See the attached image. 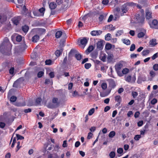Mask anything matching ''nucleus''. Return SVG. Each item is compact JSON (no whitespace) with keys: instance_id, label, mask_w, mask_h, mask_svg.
I'll return each instance as SVG.
<instances>
[{"instance_id":"obj_1","label":"nucleus","mask_w":158,"mask_h":158,"mask_svg":"<svg viewBox=\"0 0 158 158\" xmlns=\"http://www.w3.org/2000/svg\"><path fill=\"white\" fill-rule=\"evenodd\" d=\"M7 45L8 48L6 50V52L4 51L1 50V51L5 55H9L11 54V45L10 44L9 39L6 37L4 38L3 42L2 43L1 45V47L3 48V47L5 45Z\"/></svg>"},{"instance_id":"obj_2","label":"nucleus","mask_w":158,"mask_h":158,"mask_svg":"<svg viewBox=\"0 0 158 158\" xmlns=\"http://www.w3.org/2000/svg\"><path fill=\"white\" fill-rule=\"evenodd\" d=\"M97 40V42L96 41V47L99 50H102L103 47V42L104 41L100 39H99Z\"/></svg>"},{"instance_id":"obj_3","label":"nucleus","mask_w":158,"mask_h":158,"mask_svg":"<svg viewBox=\"0 0 158 158\" xmlns=\"http://www.w3.org/2000/svg\"><path fill=\"white\" fill-rule=\"evenodd\" d=\"M135 77H131L130 75L126 76L125 77V80L128 82H135Z\"/></svg>"},{"instance_id":"obj_4","label":"nucleus","mask_w":158,"mask_h":158,"mask_svg":"<svg viewBox=\"0 0 158 158\" xmlns=\"http://www.w3.org/2000/svg\"><path fill=\"white\" fill-rule=\"evenodd\" d=\"M88 40L89 38L86 37H84L80 40V43L81 45L83 46V48L87 44Z\"/></svg>"},{"instance_id":"obj_5","label":"nucleus","mask_w":158,"mask_h":158,"mask_svg":"<svg viewBox=\"0 0 158 158\" xmlns=\"http://www.w3.org/2000/svg\"><path fill=\"white\" fill-rule=\"evenodd\" d=\"M128 7L125 4L123 5L120 11V13L121 16L123 15L124 13H126L127 11Z\"/></svg>"},{"instance_id":"obj_6","label":"nucleus","mask_w":158,"mask_h":158,"mask_svg":"<svg viewBox=\"0 0 158 158\" xmlns=\"http://www.w3.org/2000/svg\"><path fill=\"white\" fill-rule=\"evenodd\" d=\"M64 46V42H63L62 43H60V48H60V50H56L55 52V54L56 56H60V55L62 53L63 51V49L62 48Z\"/></svg>"},{"instance_id":"obj_7","label":"nucleus","mask_w":158,"mask_h":158,"mask_svg":"<svg viewBox=\"0 0 158 158\" xmlns=\"http://www.w3.org/2000/svg\"><path fill=\"white\" fill-rule=\"evenodd\" d=\"M158 21L156 20H153L151 23H150V26L151 27L155 29H158Z\"/></svg>"},{"instance_id":"obj_8","label":"nucleus","mask_w":158,"mask_h":158,"mask_svg":"<svg viewBox=\"0 0 158 158\" xmlns=\"http://www.w3.org/2000/svg\"><path fill=\"white\" fill-rule=\"evenodd\" d=\"M123 62L120 61L116 64L115 65V69L116 70H120L123 67Z\"/></svg>"},{"instance_id":"obj_9","label":"nucleus","mask_w":158,"mask_h":158,"mask_svg":"<svg viewBox=\"0 0 158 158\" xmlns=\"http://www.w3.org/2000/svg\"><path fill=\"white\" fill-rule=\"evenodd\" d=\"M52 102L53 104L56 107H58L59 106L60 104V102L58 100L57 98L54 97L52 98Z\"/></svg>"},{"instance_id":"obj_10","label":"nucleus","mask_w":158,"mask_h":158,"mask_svg":"<svg viewBox=\"0 0 158 158\" xmlns=\"http://www.w3.org/2000/svg\"><path fill=\"white\" fill-rule=\"evenodd\" d=\"M13 63L12 62L10 61H8L6 62L3 64V66L4 67H7L8 68H9L10 67H12L13 66Z\"/></svg>"},{"instance_id":"obj_11","label":"nucleus","mask_w":158,"mask_h":158,"mask_svg":"<svg viewBox=\"0 0 158 158\" xmlns=\"http://www.w3.org/2000/svg\"><path fill=\"white\" fill-rule=\"evenodd\" d=\"M20 19V17L18 16L13 18L12 19V21L14 24L17 25L19 24Z\"/></svg>"},{"instance_id":"obj_12","label":"nucleus","mask_w":158,"mask_h":158,"mask_svg":"<svg viewBox=\"0 0 158 158\" xmlns=\"http://www.w3.org/2000/svg\"><path fill=\"white\" fill-rule=\"evenodd\" d=\"M102 31L100 30L93 31L91 32L90 34L93 36H96L101 34Z\"/></svg>"},{"instance_id":"obj_13","label":"nucleus","mask_w":158,"mask_h":158,"mask_svg":"<svg viewBox=\"0 0 158 158\" xmlns=\"http://www.w3.org/2000/svg\"><path fill=\"white\" fill-rule=\"evenodd\" d=\"M152 12L148 10L146 11L145 17L147 19H149L152 18Z\"/></svg>"},{"instance_id":"obj_14","label":"nucleus","mask_w":158,"mask_h":158,"mask_svg":"<svg viewBox=\"0 0 158 158\" xmlns=\"http://www.w3.org/2000/svg\"><path fill=\"white\" fill-rule=\"evenodd\" d=\"M7 19V17L6 15L4 14H0V22L2 23L6 21Z\"/></svg>"},{"instance_id":"obj_15","label":"nucleus","mask_w":158,"mask_h":158,"mask_svg":"<svg viewBox=\"0 0 158 158\" xmlns=\"http://www.w3.org/2000/svg\"><path fill=\"white\" fill-rule=\"evenodd\" d=\"M49 6L50 9L54 10L56 8L57 5L55 2H52L49 4Z\"/></svg>"},{"instance_id":"obj_16","label":"nucleus","mask_w":158,"mask_h":158,"mask_svg":"<svg viewBox=\"0 0 158 158\" xmlns=\"http://www.w3.org/2000/svg\"><path fill=\"white\" fill-rule=\"evenodd\" d=\"M149 44L152 47H154L157 44L156 42V40L155 39H153L150 40Z\"/></svg>"},{"instance_id":"obj_17","label":"nucleus","mask_w":158,"mask_h":158,"mask_svg":"<svg viewBox=\"0 0 158 158\" xmlns=\"http://www.w3.org/2000/svg\"><path fill=\"white\" fill-rule=\"evenodd\" d=\"M39 40V36L38 35H34L32 38V40L33 42H36Z\"/></svg>"},{"instance_id":"obj_18","label":"nucleus","mask_w":158,"mask_h":158,"mask_svg":"<svg viewBox=\"0 0 158 158\" xmlns=\"http://www.w3.org/2000/svg\"><path fill=\"white\" fill-rule=\"evenodd\" d=\"M114 57L113 55L111 53L108 54L107 57V61L108 62H110L112 61Z\"/></svg>"},{"instance_id":"obj_19","label":"nucleus","mask_w":158,"mask_h":158,"mask_svg":"<svg viewBox=\"0 0 158 158\" xmlns=\"http://www.w3.org/2000/svg\"><path fill=\"white\" fill-rule=\"evenodd\" d=\"M106 57V55L105 53H102L100 55V58L101 60L103 61H105Z\"/></svg>"},{"instance_id":"obj_20","label":"nucleus","mask_w":158,"mask_h":158,"mask_svg":"<svg viewBox=\"0 0 158 158\" xmlns=\"http://www.w3.org/2000/svg\"><path fill=\"white\" fill-rule=\"evenodd\" d=\"M94 47L93 46H90L86 50V52L88 53H90L94 50Z\"/></svg>"},{"instance_id":"obj_21","label":"nucleus","mask_w":158,"mask_h":158,"mask_svg":"<svg viewBox=\"0 0 158 158\" xmlns=\"http://www.w3.org/2000/svg\"><path fill=\"white\" fill-rule=\"evenodd\" d=\"M62 34V33L61 31H58L56 33L55 37L56 38H60Z\"/></svg>"},{"instance_id":"obj_22","label":"nucleus","mask_w":158,"mask_h":158,"mask_svg":"<svg viewBox=\"0 0 158 158\" xmlns=\"http://www.w3.org/2000/svg\"><path fill=\"white\" fill-rule=\"evenodd\" d=\"M122 40L123 43L127 45H129L131 44L130 41L129 40L123 39Z\"/></svg>"},{"instance_id":"obj_23","label":"nucleus","mask_w":158,"mask_h":158,"mask_svg":"<svg viewBox=\"0 0 158 158\" xmlns=\"http://www.w3.org/2000/svg\"><path fill=\"white\" fill-rule=\"evenodd\" d=\"M125 4L127 7L129 6H135L136 5V3L132 2H127Z\"/></svg>"},{"instance_id":"obj_24","label":"nucleus","mask_w":158,"mask_h":158,"mask_svg":"<svg viewBox=\"0 0 158 158\" xmlns=\"http://www.w3.org/2000/svg\"><path fill=\"white\" fill-rule=\"evenodd\" d=\"M110 85L113 88H114L115 86V83L114 82L112 79H110L109 80Z\"/></svg>"},{"instance_id":"obj_25","label":"nucleus","mask_w":158,"mask_h":158,"mask_svg":"<svg viewBox=\"0 0 158 158\" xmlns=\"http://www.w3.org/2000/svg\"><path fill=\"white\" fill-rule=\"evenodd\" d=\"M29 29V27L27 25L23 26L22 27L23 31L25 33H27Z\"/></svg>"},{"instance_id":"obj_26","label":"nucleus","mask_w":158,"mask_h":158,"mask_svg":"<svg viewBox=\"0 0 158 158\" xmlns=\"http://www.w3.org/2000/svg\"><path fill=\"white\" fill-rule=\"evenodd\" d=\"M115 135V132L114 131H112L110 132L109 134V137L110 138H112Z\"/></svg>"},{"instance_id":"obj_27","label":"nucleus","mask_w":158,"mask_h":158,"mask_svg":"<svg viewBox=\"0 0 158 158\" xmlns=\"http://www.w3.org/2000/svg\"><path fill=\"white\" fill-rule=\"evenodd\" d=\"M105 47L106 50H109L112 48V45L109 43L106 44L105 45Z\"/></svg>"},{"instance_id":"obj_28","label":"nucleus","mask_w":158,"mask_h":158,"mask_svg":"<svg viewBox=\"0 0 158 158\" xmlns=\"http://www.w3.org/2000/svg\"><path fill=\"white\" fill-rule=\"evenodd\" d=\"M111 39V34L110 33L107 34L105 36V40H109Z\"/></svg>"},{"instance_id":"obj_29","label":"nucleus","mask_w":158,"mask_h":158,"mask_svg":"<svg viewBox=\"0 0 158 158\" xmlns=\"http://www.w3.org/2000/svg\"><path fill=\"white\" fill-rule=\"evenodd\" d=\"M115 100L117 102H121L122 98L119 95H117L115 97Z\"/></svg>"},{"instance_id":"obj_30","label":"nucleus","mask_w":158,"mask_h":158,"mask_svg":"<svg viewBox=\"0 0 158 158\" xmlns=\"http://www.w3.org/2000/svg\"><path fill=\"white\" fill-rule=\"evenodd\" d=\"M150 51L148 50H143L142 52V54L143 56H145L149 53Z\"/></svg>"},{"instance_id":"obj_31","label":"nucleus","mask_w":158,"mask_h":158,"mask_svg":"<svg viewBox=\"0 0 158 158\" xmlns=\"http://www.w3.org/2000/svg\"><path fill=\"white\" fill-rule=\"evenodd\" d=\"M146 32H140L138 34V37L139 38H141L143 37L145 34Z\"/></svg>"},{"instance_id":"obj_32","label":"nucleus","mask_w":158,"mask_h":158,"mask_svg":"<svg viewBox=\"0 0 158 158\" xmlns=\"http://www.w3.org/2000/svg\"><path fill=\"white\" fill-rule=\"evenodd\" d=\"M123 33V30L118 31H117L116 34V36H119Z\"/></svg>"},{"instance_id":"obj_33","label":"nucleus","mask_w":158,"mask_h":158,"mask_svg":"<svg viewBox=\"0 0 158 158\" xmlns=\"http://www.w3.org/2000/svg\"><path fill=\"white\" fill-rule=\"evenodd\" d=\"M75 56L77 60H80L82 58V56L79 53L76 54L75 55Z\"/></svg>"},{"instance_id":"obj_34","label":"nucleus","mask_w":158,"mask_h":158,"mask_svg":"<svg viewBox=\"0 0 158 158\" xmlns=\"http://www.w3.org/2000/svg\"><path fill=\"white\" fill-rule=\"evenodd\" d=\"M42 101L41 98H38L36 99L35 101L36 105H37L40 104Z\"/></svg>"},{"instance_id":"obj_35","label":"nucleus","mask_w":158,"mask_h":158,"mask_svg":"<svg viewBox=\"0 0 158 158\" xmlns=\"http://www.w3.org/2000/svg\"><path fill=\"white\" fill-rule=\"evenodd\" d=\"M129 71V70L127 68H125L123 69L122 72L123 74H127Z\"/></svg>"},{"instance_id":"obj_36","label":"nucleus","mask_w":158,"mask_h":158,"mask_svg":"<svg viewBox=\"0 0 158 158\" xmlns=\"http://www.w3.org/2000/svg\"><path fill=\"white\" fill-rule=\"evenodd\" d=\"M16 99L17 97L15 96H13L10 98V101L12 102H14L16 101Z\"/></svg>"},{"instance_id":"obj_37","label":"nucleus","mask_w":158,"mask_h":158,"mask_svg":"<svg viewBox=\"0 0 158 158\" xmlns=\"http://www.w3.org/2000/svg\"><path fill=\"white\" fill-rule=\"evenodd\" d=\"M16 137H17V140H22V139H24V137L21 136V135H20L19 134H16Z\"/></svg>"},{"instance_id":"obj_38","label":"nucleus","mask_w":158,"mask_h":158,"mask_svg":"<svg viewBox=\"0 0 158 158\" xmlns=\"http://www.w3.org/2000/svg\"><path fill=\"white\" fill-rule=\"evenodd\" d=\"M47 106L48 108H51V109H53V108L56 107V106H55L54 105V104L53 105L51 103H49L47 105Z\"/></svg>"},{"instance_id":"obj_39","label":"nucleus","mask_w":158,"mask_h":158,"mask_svg":"<svg viewBox=\"0 0 158 158\" xmlns=\"http://www.w3.org/2000/svg\"><path fill=\"white\" fill-rule=\"evenodd\" d=\"M95 111V109L94 108H93L91 109L88 112V114L90 116Z\"/></svg>"},{"instance_id":"obj_40","label":"nucleus","mask_w":158,"mask_h":158,"mask_svg":"<svg viewBox=\"0 0 158 158\" xmlns=\"http://www.w3.org/2000/svg\"><path fill=\"white\" fill-rule=\"evenodd\" d=\"M22 37L20 35H18L16 37V40L17 41L19 42L22 40Z\"/></svg>"},{"instance_id":"obj_41","label":"nucleus","mask_w":158,"mask_h":158,"mask_svg":"<svg viewBox=\"0 0 158 158\" xmlns=\"http://www.w3.org/2000/svg\"><path fill=\"white\" fill-rule=\"evenodd\" d=\"M91 65L90 63H85V68L86 69H89L91 66Z\"/></svg>"},{"instance_id":"obj_42","label":"nucleus","mask_w":158,"mask_h":158,"mask_svg":"<svg viewBox=\"0 0 158 158\" xmlns=\"http://www.w3.org/2000/svg\"><path fill=\"white\" fill-rule=\"evenodd\" d=\"M19 48H21V50H25L26 48V44L25 43H23L20 47L19 46Z\"/></svg>"},{"instance_id":"obj_43","label":"nucleus","mask_w":158,"mask_h":158,"mask_svg":"<svg viewBox=\"0 0 158 158\" xmlns=\"http://www.w3.org/2000/svg\"><path fill=\"white\" fill-rule=\"evenodd\" d=\"M101 87L103 89H105L107 88V85L106 83H103L101 85Z\"/></svg>"},{"instance_id":"obj_44","label":"nucleus","mask_w":158,"mask_h":158,"mask_svg":"<svg viewBox=\"0 0 158 158\" xmlns=\"http://www.w3.org/2000/svg\"><path fill=\"white\" fill-rule=\"evenodd\" d=\"M150 76L152 77H154L156 75L155 72L153 71H151L150 72Z\"/></svg>"},{"instance_id":"obj_45","label":"nucleus","mask_w":158,"mask_h":158,"mask_svg":"<svg viewBox=\"0 0 158 158\" xmlns=\"http://www.w3.org/2000/svg\"><path fill=\"white\" fill-rule=\"evenodd\" d=\"M135 48V46L134 44H132L131 45L130 48V51H133Z\"/></svg>"},{"instance_id":"obj_46","label":"nucleus","mask_w":158,"mask_h":158,"mask_svg":"<svg viewBox=\"0 0 158 158\" xmlns=\"http://www.w3.org/2000/svg\"><path fill=\"white\" fill-rule=\"evenodd\" d=\"M44 72L43 71H40L38 73L37 77L39 78L41 77L44 75Z\"/></svg>"},{"instance_id":"obj_47","label":"nucleus","mask_w":158,"mask_h":158,"mask_svg":"<svg viewBox=\"0 0 158 158\" xmlns=\"http://www.w3.org/2000/svg\"><path fill=\"white\" fill-rule=\"evenodd\" d=\"M132 95L133 98H135L138 95V93L135 91H133L132 92Z\"/></svg>"},{"instance_id":"obj_48","label":"nucleus","mask_w":158,"mask_h":158,"mask_svg":"<svg viewBox=\"0 0 158 158\" xmlns=\"http://www.w3.org/2000/svg\"><path fill=\"white\" fill-rule=\"evenodd\" d=\"M141 137V136L140 135H135L134 137V139L136 140H138Z\"/></svg>"},{"instance_id":"obj_49","label":"nucleus","mask_w":158,"mask_h":158,"mask_svg":"<svg viewBox=\"0 0 158 158\" xmlns=\"http://www.w3.org/2000/svg\"><path fill=\"white\" fill-rule=\"evenodd\" d=\"M109 156L111 158H114L115 156V152H111L109 154Z\"/></svg>"},{"instance_id":"obj_50","label":"nucleus","mask_w":158,"mask_h":158,"mask_svg":"<svg viewBox=\"0 0 158 158\" xmlns=\"http://www.w3.org/2000/svg\"><path fill=\"white\" fill-rule=\"evenodd\" d=\"M117 152L118 153L121 154L123 152V150L122 148H119L117 149Z\"/></svg>"},{"instance_id":"obj_51","label":"nucleus","mask_w":158,"mask_h":158,"mask_svg":"<svg viewBox=\"0 0 158 158\" xmlns=\"http://www.w3.org/2000/svg\"><path fill=\"white\" fill-rule=\"evenodd\" d=\"M46 65H50L52 64V61L50 60H47L45 61Z\"/></svg>"},{"instance_id":"obj_52","label":"nucleus","mask_w":158,"mask_h":158,"mask_svg":"<svg viewBox=\"0 0 158 158\" xmlns=\"http://www.w3.org/2000/svg\"><path fill=\"white\" fill-rule=\"evenodd\" d=\"M16 105L18 106H23L26 105V103L24 102L23 103H18L16 104Z\"/></svg>"},{"instance_id":"obj_53","label":"nucleus","mask_w":158,"mask_h":158,"mask_svg":"<svg viewBox=\"0 0 158 158\" xmlns=\"http://www.w3.org/2000/svg\"><path fill=\"white\" fill-rule=\"evenodd\" d=\"M17 146L16 147V152H17L21 148V147L19 146L20 142L19 141L17 143Z\"/></svg>"},{"instance_id":"obj_54","label":"nucleus","mask_w":158,"mask_h":158,"mask_svg":"<svg viewBox=\"0 0 158 158\" xmlns=\"http://www.w3.org/2000/svg\"><path fill=\"white\" fill-rule=\"evenodd\" d=\"M14 67H12L10 69L9 72L10 74H13L14 72Z\"/></svg>"},{"instance_id":"obj_55","label":"nucleus","mask_w":158,"mask_h":158,"mask_svg":"<svg viewBox=\"0 0 158 158\" xmlns=\"http://www.w3.org/2000/svg\"><path fill=\"white\" fill-rule=\"evenodd\" d=\"M158 56V53H156L154 54L152 57V58L153 60H155Z\"/></svg>"},{"instance_id":"obj_56","label":"nucleus","mask_w":158,"mask_h":158,"mask_svg":"<svg viewBox=\"0 0 158 158\" xmlns=\"http://www.w3.org/2000/svg\"><path fill=\"white\" fill-rule=\"evenodd\" d=\"M153 69L155 71L158 70V64H155L153 66Z\"/></svg>"},{"instance_id":"obj_57","label":"nucleus","mask_w":158,"mask_h":158,"mask_svg":"<svg viewBox=\"0 0 158 158\" xmlns=\"http://www.w3.org/2000/svg\"><path fill=\"white\" fill-rule=\"evenodd\" d=\"M143 124V121L142 120L140 121L137 123V125L138 127H141Z\"/></svg>"},{"instance_id":"obj_58","label":"nucleus","mask_w":158,"mask_h":158,"mask_svg":"<svg viewBox=\"0 0 158 158\" xmlns=\"http://www.w3.org/2000/svg\"><path fill=\"white\" fill-rule=\"evenodd\" d=\"M116 71L119 76L121 77L123 76V73H121L120 70H116Z\"/></svg>"},{"instance_id":"obj_59","label":"nucleus","mask_w":158,"mask_h":158,"mask_svg":"<svg viewBox=\"0 0 158 158\" xmlns=\"http://www.w3.org/2000/svg\"><path fill=\"white\" fill-rule=\"evenodd\" d=\"M6 125V124L5 123L0 122V127L2 128H3Z\"/></svg>"},{"instance_id":"obj_60","label":"nucleus","mask_w":158,"mask_h":158,"mask_svg":"<svg viewBox=\"0 0 158 158\" xmlns=\"http://www.w3.org/2000/svg\"><path fill=\"white\" fill-rule=\"evenodd\" d=\"M138 55V54H132L130 56L131 58H136L137 56Z\"/></svg>"},{"instance_id":"obj_61","label":"nucleus","mask_w":158,"mask_h":158,"mask_svg":"<svg viewBox=\"0 0 158 158\" xmlns=\"http://www.w3.org/2000/svg\"><path fill=\"white\" fill-rule=\"evenodd\" d=\"M93 135V134L92 133H91L90 132L88 134L87 137V139H90L92 138Z\"/></svg>"},{"instance_id":"obj_62","label":"nucleus","mask_w":158,"mask_h":158,"mask_svg":"<svg viewBox=\"0 0 158 158\" xmlns=\"http://www.w3.org/2000/svg\"><path fill=\"white\" fill-rule=\"evenodd\" d=\"M89 14H87L85 15H84V16H83L82 19L84 21L85 20L87 19L89 17Z\"/></svg>"},{"instance_id":"obj_63","label":"nucleus","mask_w":158,"mask_h":158,"mask_svg":"<svg viewBox=\"0 0 158 158\" xmlns=\"http://www.w3.org/2000/svg\"><path fill=\"white\" fill-rule=\"evenodd\" d=\"M110 109V106H107L105 107L104 110V111L105 112H106L109 110Z\"/></svg>"},{"instance_id":"obj_64","label":"nucleus","mask_w":158,"mask_h":158,"mask_svg":"<svg viewBox=\"0 0 158 158\" xmlns=\"http://www.w3.org/2000/svg\"><path fill=\"white\" fill-rule=\"evenodd\" d=\"M157 102V100L156 99L154 98L153 99H152L151 102V103L152 105H154L155 104H156Z\"/></svg>"}]
</instances>
